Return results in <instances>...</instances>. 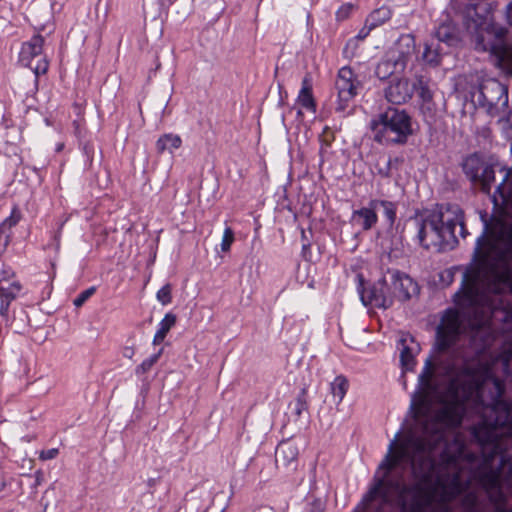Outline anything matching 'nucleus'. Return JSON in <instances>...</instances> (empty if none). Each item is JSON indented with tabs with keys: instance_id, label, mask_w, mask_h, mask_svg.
Wrapping results in <instances>:
<instances>
[{
	"instance_id": "1",
	"label": "nucleus",
	"mask_w": 512,
	"mask_h": 512,
	"mask_svg": "<svg viewBox=\"0 0 512 512\" xmlns=\"http://www.w3.org/2000/svg\"><path fill=\"white\" fill-rule=\"evenodd\" d=\"M512 200V188L508 194ZM490 240L485 234L473 253L477 264L467 268L456 293V341L469 327L478 350L495 339L503 322L506 341L491 363L456 357V425L465 414H477V425H512V214L496 221Z\"/></svg>"
},
{
	"instance_id": "2",
	"label": "nucleus",
	"mask_w": 512,
	"mask_h": 512,
	"mask_svg": "<svg viewBox=\"0 0 512 512\" xmlns=\"http://www.w3.org/2000/svg\"><path fill=\"white\" fill-rule=\"evenodd\" d=\"M457 227L458 234L465 237L464 212L457 204L439 205L407 222L409 234L420 246L424 249L436 248L438 251L452 248L458 243Z\"/></svg>"
},
{
	"instance_id": "3",
	"label": "nucleus",
	"mask_w": 512,
	"mask_h": 512,
	"mask_svg": "<svg viewBox=\"0 0 512 512\" xmlns=\"http://www.w3.org/2000/svg\"><path fill=\"white\" fill-rule=\"evenodd\" d=\"M374 140L380 144H405L412 134L411 117L404 111L389 108L371 121Z\"/></svg>"
},
{
	"instance_id": "4",
	"label": "nucleus",
	"mask_w": 512,
	"mask_h": 512,
	"mask_svg": "<svg viewBox=\"0 0 512 512\" xmlns=\"http://www.w3.org/2000/svg\"><path fill=\"white\" fill-rule=\"evenodd\" d=\"M472 97L492 117L501 115L508 107V89L496 79L482 81Z\"/></svg>"
},
{
	"instance_id": "5",
	"label": "nucleus",
	"mask_w": 512,
	"mask_h": 512,
	"mask_svg": "<svg viewBox=\"0 0 512 512\" xmlns=\"http://www.w3.org/2000/svg\"><path fill=\"white\" fill-rule=\"evenodd\" d=\"M45 38L35 34L29 41L23 43L20 54V63L31 69L35 78L45 74L48 70V60L44 51Z\"/></svg>"
},
{
	"instance_id": "6",
	"label": "nucleus",
	"mask_w": 512,
	"mask_h": 512,
	"mask_svg": "<svg viewBox=\"0 0 512 512\" xmlns=\"http://www.w3.org/2000/svg\"><path fill=\"white\" fill-rule=\"evenodd\" d=\"M391 294V287L386 274L369 288H364L362 283L360 284V297L365 306L371 305L387 309L393 305Z\"/></svg>"
},
{
	"instance_id": "7",
	"label": "nucleus",
	"mask_w": 512,
	"mask_h": 512,
	"mask_svg": "<svg viewBox=\"0 0 512 512\" xmlns=\"http://www.w3.org/2000/svg\"><path fill=\"white\" fill-rule=\"evenodd\" d=\"M359 82L357 81L350 67H342L335 81V88L338 92L337 112H344L348 102L357 94Z\"/></svg>"
},
{
	"instance_id": "8",
	"label": "nucleus",
	"mask_w": 512,
	"mask_h": 512,
	"mask_svg": "<svg viewBox=\"0 0 512 512\" xmlns=\"http://www.w3.org/2000/svg\"><path fill=\"white\" fill-rule=\"evenodd\" d=\"M391 287L392 300L406 301L418 293V285L408 275L397 270L386 273Z\"/></svg>"
},
{
	"instance_id": "9",
	"label": "nucleus",
	"mask_w": 512,
	"mask_h": 512,
	"mask_svg": "<svg viewBox=\"0 0 512 512\" xmlns=\"http://www.w3.org/2000/svg\"><path fill=\"white\" fill-rule=\"evenodd\" d=\"M416 89V84L410 83L407 78H394L384 89L385 99L395 105L408 102Z\"/></svg>"
},
{
	"instance_id": "10",
	"label": "nucleus",
	"mask_w": 512,
	"mask_h": 512,
	"mask_svg": "<svg viewBox=\"0 0 512 512\" xmlns=\"http://www.w3.org/2000/svg\"><path fill=\"white\" fill-rule=\"evenodd\" d=\"M299 446L295 440L281 441L275 452V462L278 469L295 471L298 465Z\"/></svg>"
},
{
	"instance_id": "11",
	"label": "nucleus",
	"mask_w": 512,
	"mask_h": 512,
	"mask_svg": "<svg viewBox=\"0 0 512 512\" xmlns=\"http://www.w3.org/2000/svg\"><path fill=\"white\" fill-rule=\"evenodd\" d=\"M415 50L416 41L414 36L405 34L399 37L395 46L388 52L395 59L398 70L404 71Z\"/></svg>"
},
{
	"instance_id": "12",
	"label": "nucleus",
	"mask_w": 512,
	"mask_h": 512,
	"mask_svg": "<svg viewBox=\"0 0 512 512\" xmlns=\"http://www.w3.org/2000/svg\"><path fill=\"white\" fill-rule=\"evenodd\" d=\"M400 350V363L404 371H412L416 365L415 355L419 352V345L409 335L402 336L398 342Z\"/></svg>"
},
{
	"instance_id": "13",
	"label": "nucleus",
	"mask_w": 512,
	"mask_h": 512,
	"mask_svg": "<svg viewBox=\"0 0 512 512\" xmlns=\"http://www.w3.org/2000/svg\"><path fill=\"white\" fill-rule=\"evenodd\" d=\"M302 382H301V391L296 398L295 402L290 403L289 408L291 412L294 414L296 418H299L303 411L307 410V390L312 381V373L308 367H305L302 370Z\"/></svg>"
},
{
	"instance_id": "14",
	"label": "nucleus",
	"mask_w": 512,
	"mask_h": 512,
	"mask_svg": "<svg viewBox=\"0 0 512 512\" xmlns=\"http://www.w3.org/2000/svg\"><path fill=\"white\" fill-rule=\"evenodd\" d=\"M416 89L421 99V111L424 115L432 117L435 114V103L433 102V92L429 87L428 81L423 77L417 79Z\"/></svg>"
},
{
	"instance_id": "15",
	"label": "nucleus",
	"mask_w": 512,
	"mask_h": 512,
	"mask_svg": "<svg viewBox=\"0 0 512 512\" xmlns=\"http://www.w3.org/2000/svg\"><path fill=\"white\" fill-rule=\"evenodd\" d=\"M446 53L447 51L443 49L442 45L432 39L430 42L425 43L420 59L431 67H437L441 63L442 56Z\"/></svg>"
},
{
	"instance_id": "16",
	"label": "nucleus",
	"mask_w": 512,
	"mask_h": 512,
	"mask_svg": "<svg viewBox=\"0 0 512 512\" xmlns=\"http://www.w3.org/2000/svg\"><path fill=\"white\" fill-rule=\"evenodd\" d=\"M376 209L371 206V201L368 207H363L355 210L352 214V221L362 227L363 230H370L377 222Z\"/></svg>"
},
{
	"instance_id": "17",
	"label": "nucleus",
	"mask_w": 512,
	"mask_h": 512,
	"mask_svg": "<svg viewBox=\"0 0 512 512\" xmlns=\"http://www.w3.org/2000/svg\"><path fill=\"white\" fill-rule=\"evenodd\" d=\"M435 42L440 45L445 44L448 47L455 46L459 42L456 28L451 23H442L434 32Z\"/></svg>"
},
{
	"instance_id": "18",
	"label": "nucleus",
	"mask_w": 512,
	"mask_h": 512,
	"mask_svg": "<svg viewBox=\"0 0 512 512\" xmlns=\"http://www.w3.org/2000/svg\"><path fill=\"white\" fill-rule=\"evenodd\" d=\"M483 165L482 159L477 154H472L464 159L462 169L472 182H478Z\"/></svg>"
},
{
	"instance_id": "19",
	"label": "nucleus",
	"mask_w": 512,
	"mask_h": 512,
	"mask_svg": "<svg viewBox=\"0 0 512 512\" xmlns=\"http://www.w3.org/2000/svg\"><path fill=\"white\" fill-rule=\"evenodd\" d=\"M402 70H398L395 59L386 53L385 57L378 63L375 69V74L379 79H386L395 73H401Z\"/></svg>"
},
{
	"instance_id": "20",
	"label": "nucleus",
	"mask_w": 512,
	"mask_h": 512,
	"mask_svg": "<svg viewBox=\"0 0 512 512\" xmlns=\"http://www.w3.org/2000/svg\"><path fill=\"white\" fill-rule=\"evenodd\" d=\"M391 15V10L386 6L375 9L367 17L366 26L369 27V29H374L388 21Z\"/></svg>"
},
{
	"instance_id": "21",
	"label": "nucleus",
	"mask_w": 512,
	"mask_h": 512,
	"mask_svg": "<svg viewBox=\"0 0 512 512\" xmlns=\"http://www.w3.org/2000/svg\"><path fill=\"white\" fill-rule=\"evenodd\" d=\"M182 144L180 136L169 133L161 136L156 142V149L158 153L165 151L173 152L174 149H178Z\"/></svg>"
},
{
	"instance_id": "22",
	"label": "nucleus",
	"mask_w": 512,
	"mask_h": 512,
	"mask_svg": "<svg viewBox=\"0 0 512 512\" xmlns=\"http://www.w3.org/2000/svg\"><path fill=\"white\" fill-rule=\"evenodd\" d=\"M371 206L377 210L382 209L385 217L387 218L388 224L392 226L396 220L397 206L394 202L387 200H371Z\"/></svg>"
},
{
	"instance_id": "23",
	"label": "nucleus",
	"mask_w": 512,
	"mask_h": 512,
	"mask_svg": "<svg viewBox=\"0 0 512 512\" xmlns=\"http://www.w3.org/2000/svg\"><path fill=\"white\" fill-rule=\"evenodd\" d=\"M298 102L306 109H314L315 103L312 96L310 77L307 75L302 81V89L298 96Z\"/></svg>"
},
{
	"instance_id": "24",
	"label": "nucleus",
	"mask_w": 512,
	"mask_h": 512,
	"mask_svg": "<svg viewBox=\"0 0 512 512\" xmlns=\"http://www.w3.org/2000/svg\"><path fill=\"white\" fill-rule=\"evenodd\" d=\"M176 323V315L172 313H167L165 317L160 322V327L158 331L156 332L153 344L158 345L160 344L166 337L169 330L175 325Z\"/></svg>"
},
{
	"instance_id": "25",
	"label": "nucleus",
	"mask_w": 512,
	"mask_h": 512,
	"mask_svg": "<svg viewBox=\"0 0 512 512\" xmlns=\"http://www.w3.org/2000/svg\"><path fill=\"white\" fill-rule=\"evenodd\" d=\"M21 290V285L18 281L8 278H0V294L1 297L14 300Z\"/></svg>"
},
{
	"instance_id": "26",
	"label": "nucleus",
	"mask_w": 512,
	"mask_h": 512,
	"mask_svg": "<svg viewBox=\"0 0 512 512\" xmlns=\"http://www.w3.org/2000/svg\"><path fill=\"white\" fill-rule=\"evenodd\" d=\"M348 381L344 376H337L331 383V393L334 397L338 398V402H341L347 392Z\"/></svg>"
},
{
	"instance_id": "27",
	"label": "nucleus",
	"mask_w": 512,
	"mask_h": 512,
	"mask_svg": "<svg viewBox=\"0 0 512 512\" xmlns=\"http://www.w3.org/2000/svg\"><path fill=\"white\" fill-rule=\"evenodd\" d=\"M461 503L465 512H482L479 499L474 492L466 493Z\"/></svg>"
},
{
	"instance_id": "28",
	"label": "nucleus",
	"mask_w": 512,
	"mask_h": 512,
	"mask_svg": "<svg viewBox=\"0 0 512 512\" xmlns=\"http://www.w3.org/2000/svg\"><path fill=\"white\" fill-rule=\"evenodd\" d=\"M161 355V351L158 353L153 354L148 359L144 360L137 368H136V374H145L147 373L159 360V357Z\"/></svg>"
},
{
	"instance_id": "29",
	"label": "nucleus",
	"mask_w": 512,
	"mask_h": 512,
	"mask_svg": "<svg viewBox=\"0 0 512 512\" xmlns=\"http://www.w3.org/2000/svg\"><path fill=\"white\" fill-rule=\"evenodd\" d=\"M494 180V171L492 167L488 165H483V168L480 171V177L478 179L479 182L482 183L484 187L489 188L490 183Z\"/></svg>"
},
{
	"instance_id": "30",
	"label": "nucleus",
	"mask_w": 512,
	"mask_h": 512,
	"mask_svg": "<svg viewBox=\"0 0 512 512\" xmlns=\"http://www.w3.org/2000/svg\"><path fill=\"white\" fill-rule=\"evenodd\" d=\"M171 292H172L171 284H169V283L165 284L160 290H158L157 295H156L157 300L163 305L170 304L172 301Z\"/></svg>"
},
{
	"instance_id": "31",
	"label": "nucleus",
	"mask_w": 512,
	"mask_h": 512,
	"mask_svg": "<svg viewBox=\"0 0 512 512\" xmlns=\"http://www.w3.org/2000/svg\"><path fill=\"white\" fill-rule=\"evenodd\" d=\"M96 292V287L92 286L84 291H82L74 300L73 304L75 307H81L91 296H93Z\"/></svg>"
},
{
	"instance_id": "32",
	"label": "nucleus",
	"mask_w": 512,
	"mask_h": 512,
	"mask_svg": "<svg viewBox=\"0 0 512 512\" xmlns=\"http://www.w3.org/2000/svg\"><path fill=\"white\" fill-rule=\"evenodd\" d=\"M371 30H372V29H369V27H367V26L365 25V26H364V28H362V29L359 31L358 35H357L355 38L350 39V40L347 42V44H346V46H345V48H344V53H347L350 47H352V48H353V50H354V49L356 48L357 41H358V40H363V39H365V38L368 36V34H369V32H370Z\"/></svg>"
},
{
	"instance_id": "33",
	"label": "nucleus",
	"mask_w": 512,
	"mask_h": 512,
	"mask_svg": "<svg viewBox=\"0 0 512 512\" xmlns=\"http://www.w3.org/2000/svg\"><path fill=\"white\" fill-rule=\"evenodd\" d=\"M377 173L383 178H389L392 176V170L390 166L387 165V161L385 157H381L378 159L376 163Z\"/></svg>"
},
{
	"instance_id": "34",
	"label": "nucleus",
	"mask_w": 512,
	"mask_h": 512,
	"mask_svg": "<svg viewBox=\"0 0 512 512\" xmlns=\"http://www.w3.org/2000/svg\"><path fill=\"white\" fill-rule=\"evenodd\" d=\"M234 241V232L230 227H227L224 230L222 242H221V250L223 252H227L230 250V247Z\"/></svg>"
},
{
	"instance_id": "35",
	"label": "nucleus",
	"mask_w": 512,
	"mask_h": 512,
	"mask_svg": "<svg viewBox=\"0 0 512 512\" xmlns=\"http://www.w3.org/2000/svg\"><path fill=\"white\" fill-rule=\"evenodd\" d=\"M40 8V5L39 4H36L34 7H33V10H32V17H33V21L37 27V29H40V30H44L45 27H46V24L42 22V20L38 17V10Z\"/></svg>"
},
{
	"instance_id": "36",
	"label": "nucleus",
	"mask_w": 512,
	"mask_h": 512,
	"mask_svg": "<svg viewBox=\"0 0 512 512\" xmlns=\"http://www.w3.org/2000/svg\"><path fill=\"white\" fill-rule=\"evenodd\" d=\"M477 46L481 47V49L484 50V51L491 50L494 53H497L498 52V48H499L498 45H496V44L485 43L483 38H480V37H478Z\"/></svg>"
},
{
	"instance_id": "37",
	"label": "nucleus",
	"mask_w": 512,
	"mask_h": 512,
	"mask_svg": "<svg viewBox=\"0 0 512 512\" xmlns=\"http://www.w3.org/2000/svg\"><path fill=\"white\" fill-rule=\"evenodd\" d=\"M59 451L57 448H52L48 450H43L40 453V459L41 460H50L54 459L58 455Z\"/></svg>"
},
{
	"instance_id": "38",
	"label": "nucleus",
	"mask_w": 512,
	"mask_h": 512,
	"mask_svg": "<svg viewBox=\"0 0 512 512\" xmlns=\"http://www.w3.org/2000/svg\"><path fill=\"white\" fill-rule=\"evenodd\" d=\"M386 161H387V165L390 166L391 170H398L399 167L402 165L403 163V158L401 157H388L386 158Z\"/></svg>"
},
{
	"instance_id": "39",
	"label": "nucleus",
	"mask_w": 512,
	"mask_h": 512,
	"mask_svg": "<svg viewBox=\"0 0 512 512\" xmlns=\"http://www.w3.org/2000/svg\"><path fill=\"white\" fill-rule=\"evenodd\" d=\"M353 9V5L351 4H347V5H344L342 6L338 11H337V18L339 20H344L345 18L348 17V15L350 14L351 10Z\"/></svg>"
},
{
	"instance_id": "40",
	"label": "nucleus",
	"mask_w": 512,
	"mask_h": 512,
	"mask_svg": "<svg viewBox=\"0 0 512 512\" xmlns=\"http://www.w3.org/2000/svg\"><path fill=\"white\" fill-rule=\"evenodd\" d=\"M12 300H8V298L1 297V307H0V313L3 316H6L8 313V308Z\"/></svg>"
},
{
	"instance_id": "41",
	"label": "nucleus",
	"mask_w": 512,
	"mask_h": 512,
	"mask_svg": "<svg viewBox=\"0 0 512 512\" xmlns=\"http://www.w3.org/2000/svg\"><path fill=\"white\" fill-rule=\"evenodd\" d=\"M135 354L134 346H125L122 350V355L125 358L132 359Z\"/></svg>"
},
{
	"instance_id": "42",
	"label": "nucleus",
	"mask_w": 512,
	"mask_h": 512,
	"mask_svg": "<svg viewBox=\"0 0 512 512\" xmlns=\"http://www.w3.org/2000/svg\"><path fill=\"white\" fill-rule=\"evenodd\" d=\"M493 30L497 40L499 41H501L507 34V29L504 27H497L494 28Z\"/></svg>"
},
{
	"instance_id": "43",
	"label": "nucleus",
	"mask_w": 512,
	"mask_h": 512,
	"mask_svg": "<svg viewBox=\"0 0 512 512\" xmlns=\"http://www.w3.org/2000/svg\"><path fill=\"white\" fill-rule=\"evenodd\" d=\"M506 19L510 26H512V1L506 6Z\"/></svg>"
},
{
	"instance_id": "44",
	"label": "nucleus",
	"mask_w": 512,
	"mask_h": 512,
	"mask_svg": "<svg viewBox=\"0 0 512 512\" xmlns=\"http://www.w3.org/2000/svg\"><path fill=\"white\" fill-rule=\"evenodd\" d=\"M253 512H275V510L270 506H260L256 508Z\"/></svg>"
},
{
	"instance_id": "45",
	"label": "nucleus",
	"mask_w": 512,
	"mask_h": 512,
	"mask_svg": "<svg viewBox=\"0 0 512 512\" xmlns=\"http://www.w3.org/2000/svg\"><path fill=\"white\" fill-rule=\"evenodd\" d=\"M14 276V273L12 271H9V270H3L0 274V278H8V279H11L13 278Z\"/></svg>"
},
{
	"instance_id": "46",
	"label": "nucleus",
	"mask_w": 512,
	"mask_h": 512,
	"mask_svg": "<svg viewBox=\"0 0 512 512\" xmlns=\"http://www.w3.org/2000/svg\"><path fill=\"white\" fill-rule=\"evenodd\" d=\"M500 59H501V61L505 62L507 65H511L512 66V61L507 58L506 51H502V53L500 55Z\"/></svg>"
},
{
	"instance_id": "47",
	"label": "nucleus",
	"mask_w": 512,
	"mask_h": 512,
	"mask_svg": "<svg viewBox=\"0 0 512 512\" xmlns=\"http://www.w3.org/2000/svg\"><path fill=\"white\" fill-rule=\"evenodd\" d=\"M504 189H505V187H504V183H501V184L497 187V191L501 194V196H502L503 198H506V196L504 195Z\"/></svg>"
},
{
	"instance_id": "48",
	"label": "nucleus",
	"mask_w": 512,
	"mask_h": 512,
	"mask_svg": "<svg viewBox=\"0 0 512 512\" xmlns=\"http://www.w3.org/2000/svg\"><path fill=\"white\" fill-rule=\"evenodd\" d=\"M62 147H63V144L59 145L57 150L60 151L62 149Z\"/></svg>"
},
{
	"instance_id": "49",
	"label": "nucleus",
	"mask_w": 512,
	"mask_h": 512,
	"mask_svg": "<svg viewBox=\"0 0 512 512\" xmlns=\"http://www.w3.org/2000/svg\"><path fill=\"white\" fill-rule=\"evenodd\" d=\"M59 235H56L55 239H56V243H59V239H58Z\"/></svg>"
},
{
	"instance_id": "50",
	"label": "nucleus",
	"mask_w": 512,
	"mask_h": 512,
	"mask_svg": "<svg viewBox=\"0 0 512 512\" xmlns=\"http://www.w3.org/2000/svg\"><path fill=\"white\" fill-rule=\"evenodd\" d=\"M6 245H7V241L4 242L2 250L5 248Z\"/></svg>"
}]
</instances>
